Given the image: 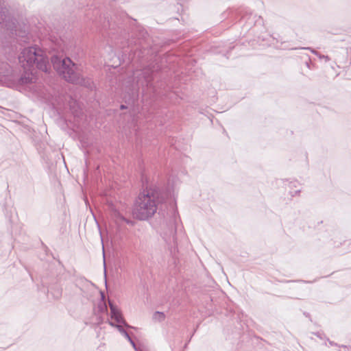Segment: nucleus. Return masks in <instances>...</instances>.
Listing matches in <instances>:
<instances>
[{"instance_id":"6ab92c4d","label":"nucleus","mask_w":351,"mask_h":351,"mask_svg":"<svg viewBox=\"0 0 351 351\" xmlns=\"http://www.w3.org/2000/svg\"><path fill=\"white\" fill-rule=\"evenodd\" d=\"M300 192V190H298V191H295V193L297 194V193H299Z\"/></svg>"},{"instance_id":"f03ea898","label":"nucleus","mask_w":351,"mask_h":351,"mask_svg":"<svg viewBox=\"0 0 351 351\" xmlns=\"http://www.w3.org/2000/svg\"><path fill=\"white\" fill-rule=\"evenodd\" d=\"M166 196L158 188L147 186L136 199L133 215L138 220L148 219L156 213L159 205L165 202Z\"/></svg>"},{"instance_id":"9d476101","label":"nucleus","mask_w":351,"mask_h":351,"mask_svg":"<svg viewBox=\"0 0 351 351\" xmlns=\"http://www.w3.org/2000/svg\"><path fill=\"white\" fill-rule=\"evenodd\" d=\"M6 19V14L5 10H1L0 12V23H3Z\"/></svg>"},{"instance_id":"7ed1b4c3","label":"nucleus","mask_w":351,"mask_h":351,"mask_svg":"<svg viewBox=\"0 0 351 351\" xmlns=\"http://www.w3.org/2000/svg\"><path fill=\"white\" fill-rule=\"evenodd\" d=\"M51 61L53 69L66 81L85 86L90 84L88 80L86 81L82 77L78 66L69 58H62L58 56H53Z\"/></svg>"},{"instance_id":"39448f33","label":"nucleus","mask_w":351,"mask_h":351,"mask_svg":"<svg viewBox=\"0 0 351 351\" xmlns=\"http://www.w3.org/2000/svg\"><path fill=\"white\" fill-rule=\"evenodd\" d=\"M108 303L110 309L111 318L114 319L118 324H121L127 328H131V326L128 325L125 321L121 311L117 306H115L111 301L109 300Z\"/></svg>"},{"instance_id":"aec40b11","label":"nucleus","mask_w":351,"mask_h":351,"mask_svg":"<svg viewBox=\"0 0 351 351\" xmlns=\"http://www.w3.org/2000/svg\"><path fill=\"white\" fill-rule=\"evenodd\" d=\"M252 21L249 22L250 25H251L253 22V19L251 20Z\"/></svg>"},{"instance_id":"b1692460","label":"nucleus","mask_w":351,"mask_h":351,"mask_svg":"<svg viewBox=\"0 0 351 351\" xmlns=\"http://www.w3.org/2000/svg\"><path fill=\"white\" fill-rule=\"evenodd\" d=\"M304 315H305L306 317H308V316L309 315V314H308V313H304Z\"/></svg>"},{"instance_id":"2eb2a0df","label":"nucleus","mask_w":351,"mask_h":351,"mask_svg":"<svg viewBox=\"0 0 351 351\" xmlns=\"http://www.w3.org/2000/svg\"><path fill=\"white\" fill-rule=\"evenodd\" d=\"M252 16V14H250V16L249 17H247V16H245L243 17V20H245V19L250 20Z\"/></svg>"},{"instance_id":"9b49d317","label":"nucleus","mask_w":351,"mask_h":351,"mask_svg":"<svg viewBox=\"0 0 351 351\" xmlns=\"http://www.w3.org/2000/svg\"><path fill=\"white\" fill-rule=\"evenodd\" d=\"M313 335H316L318 338H319L320 339H324V334L322 332H314L313 333Z\"/></svg>"},{"instance_id":"412c9836","label":"nucleus","mask_w":351,"mask_h":351,"mask_svg":"<svg viewBox=\"0 0 351 351\" xmlns=\"http://www.w3.org/2000/svg\"><path fill=\"white\" fill-rule=\"evenodd\" d=\"M323 58H325V59H326V60L328 59V56H323Z\"/></svg>"},{"instance_id":"0eeeda50","label":"nucleus","mask_w":351,"mask_h":351,"mask_svg":"<svg viewBox=\"0 0 351 351\" xmlns=\"http://www.w3.org/2000/svg\"><path fill=\"white\" fill-rule=\"evenodd\" d=\"M10 73L9 65L5 62H0V84L3 82L4 77Z\"/></svg>"},{"instance_id":"5701e85b","label":"nucleus","mask_w":351,"mask_h":351,"mask_svg":"<svg viewBox=\"0 0 351 351\" xmlns=\"http://www.w3.org/2000/svg\"><path fill=\"white\" fill-rule=\"evenodd\" d=\"M101 298H102V299H104V294H103V293H101Z\"/></svg>"},{"instance_id":"4468645a","label":"nucleus","mask_w":351,"mask_h":351,"mask_svg":"<svg viewBox=\"0 0 351 351\" xmlns=\"http://www.w3.org/2000/svg\"><path fill=\"white\" fill-rule=\"evenodd\" d=\"M262 21L263 20H262L261 17L258 16V20L256 21L255 24H257V23L261 24Z\"/></svg>"},{"instance_id":"20e7f679","label":"nucleus","mask_w":351,"mask_h":351,"mask_svg":"<svg viewBox=\"0 0 351 351\" xmlns=\"http://www.w3.org/2000/svg\"><path fill=\"white\" fill-rule=\"evenodd\" d=\"M159 226L158 230L164 241L169 245L175 244L177 241L178 213L174 208L167 212L159 211Z\"/></svg>"},{"instance_id":"f8f14e48","label":"nucleus","mask_w":351,"mask_h":351,"mask_svg":"<svg viewBox=\"0 0 351 351\" xmlns=\"http://www.w3.org/2000/svg\"><path fill=\"white\" fill-rule=\"evenodd\" d=\"M156 314L159 315L160 318L161 319H164V318H165V315H164V313H160V312L157 311V312L156 313Z\"/></svg>"},{"instance_id":"a211bd4d","label":"nucleus","mask_w":351,"mask_h":351,"mask_svg":"<svg viewBox=\"0 0 351 351\" xmlns=\"http://www.w3.org/2000/svg\"><path fill=\"white\" fill-rule=\"evenodd\" d=\"M135 351H142V350L140 348L136 347V350H135Z\"/></svg>"},{"instance_id":"f257e3e1","label":"nucleus","mask_w":351,"mask_h":351,"mask_svg":"<svg viewBox=\"0 0 351 351\" xmlns=\"http://www.w3.org/2000/svg\"><path fill=\"white\" fill-rule=\"evenodd\" d=\"M19 64L24 69V73L19 79L21 85L32 82V70L34 68L45 73L50 69L49 58L46 53L36 45L24 48L18 57Z\"/></svg>"},{"instance_id":"6e6552de","label":"nucleus","mask_w":351,"mask_h":351,"mask_svg":"<svg viewBox=\"0 0 351 351\" xmlns=\"http://www.w3.org/2000/svg\"><path fill=\"white\" fill-rule=\"evenodd\" d=\"M117 328L120 332V333L122 334L129 341V342L132 346L134 349L136 350V346L135 342L132 340L128 332L123 328V326L121 325H117Z\"/></svg>"},{"instance_id":"dca6fc26","label":"nucleus","mask_w":351,"mask_h":351,"mask_svg":"<svg viewBox=\"0 0 351 351\" xmlns=\"http://www.w3.org/2000/svg\"><path fill=\"white\" fill-rule=\"evenodd\" d=\"M305 49H308V50H311L313 53H315V54H317V53L313 50V49H311L310 47H306V48H304Z\"/></svg>"},{"instance_id":"423d86ee","label":"nucleus","mask_w":351,"mask_h":351,"mask_svg":"<svg viewBox=\"0 0 351 351\" xmlns=\"http://www.w3.org/2000/svg\"><path fill=\"white\" fill-rule=\"evenodd\" d=\"M158 66H156L154 65L151 66L150 65H149L143 69L142 75L147 83H149L152 80L154 73L158 71Z\"/></svg>"},{"instance_id":"ddd939ff","label":"nucleus","mask_w":351,"mask_h":351,"mask_svg":"<svg viewBox=\"0 0 351 351\" xmlns=\"http://www.w3.org/2000/svg\"><path fill=\"white\" fill-rule=\"evenodd\" d=\"M108 324H109L110 326H114V327H116V328H117V325H121V324H115L114 322H110V321H109V322H108Z\"/></svg>"},{"instance_id":"1a4fd4ad","label":"nucleus","mask_w":351,"mask_h":351,"mask_svg":"<svg viewBox=\"0 0 351 351\" xmlns=\"http://www.w3.org/2000/svg\"><path fill=\"white\" fill-rule=\"evenodd\" d=\"M143 53V51L141 49H138V47L134 50V56H137L139 59L143 58V56L141 55Z\"/></svg>"},{"instance_id":"4be33fe9","label":"nucleus","mask_w":351,"mask_h":351,"mask_svg":"<svg viewBox=\"0 0 351 351\" xmlns=\"http://www.w3.org/2000/svg\"><path fill=\"white\" fill-rule=\"evenodd\" d=\"M144 51H145V49H143V53L141 55H143L144 56Z\"/></svg>"},{"instance_id":"f3484780","label":"nucleus","mask_w":351,"mask_h":351,"mask_svg":"<svg viewBox=\"0 0 351 351\" xmlns=\"http://www.w3.org/2000/svg\"><path fill=\"white\" fill-rule=\"evenodd\" d=\"M127 107L125 105H123V104L121 105V109H125Z\"/></svg>"}]
</instances>
